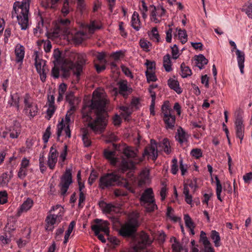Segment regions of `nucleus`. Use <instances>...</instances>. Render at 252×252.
<instances>
[{
    "label": "nucleus",
    "instance_id": "obj_1",
    "mask_svg": "<svg viewBox=\"0 0 252 252\" xmlns=\"http://www.w3.org/2000/svg\"><path fill=\"white\" fill-rule=\"evenodd\" d=\"M107 103V100L100 93L94 92L92 103L90 107L91 109L95 110V114L96 116L94 122H91L92 118L89 113H85L83 110L82 111L83 118H86L87 121H89L88 126L90 127L94 132H102L107 125L106 119L108 115L105 110Z\"/></svg>",
    "mask_w": 252,
    "mask_h": 252
},
{
    "label": "nucleus",
    "instance_id": "obj_2",
    "mask_svg": "<svg viewBox=\"0 0 252 252\" xmlns=\"http://www.w3.org/2000/svg\"><path fill=\"white\" fill-rule=\"evenodd\" d=\"M156 148V140L153 139H151L150 145L145 147L142 157L136 158L135 161L131 160L122 159L120 166V171L124 173L127 170H135L136 168L135 165L142 162L146 156H152V159L155 161L158 157V153H157Z\"/></svg>",
    "mask_w": 252,
    "mask_h": 252
},
{
    "label": "nucleus",
    "instance_id": "obj_3",
    "mask_svg": "<svg viewBox=\"0 0 252 252\" xmlns=\"http://www.w3.org/2000/svg\"><path fill=\"white\" fill-rule=\"evenodd\" d=\"M29 8L30 0H23L21 2L17 1L13 5L12 18L16 17L22 30H26L29 27Z\"/></svg>",
    "mask_w": 252,
    "mask_h": 252
},
{
    "label": "nucleus",
    "instance_id": "obj_4",
    "mask_svg": "<svg viewBox=\"0 0 252 252\" xmlns=\"http://www.w3.org/2000/svg\"><path fill=\"white\" fill-rule=\"evenodd\" d=\"M139 215L136 214L135 217H130L125 222L119 230V234L124 238H130L132 240L136 239L137 236V228L139 223L137 219Z\"/></svg>",
    "mask_w": 252,
    "mask_h": 252
},
{
    "label": "nucleus",
    "instance_id": "obj_5",
    "mask_svg": "<svg viewBox=\"0 0 252 252\" xmlns=\"http://www.w3.org/2000/svg\"><path fill=\"white\" fill-rule=\"evenodd\" d=\"M121 176L115 172L106 173L101 176L99 180V188L102 189L106 188L117 186H122V182L120 181Z\"/></svg>",
    "mask_w": 252,
    "mask_h": 252
},
{
    "label": "nucleus",
    "instance_id": "obj_6",
    "mask_svg": "<svg viewBox=\"0 0 252 252\" xmlns=\"http://www.w3.org/2000/svg\"><path fill=\"white\" fill-rule=\"evenodd\" d=\"M72 183L71 169H66L65 172L61 178V181L59 185L62 195L64 196L66 194L69 186Z\"/></svg>",
    "mask_w": 252,
    "mask_h": 252
},
{
    "label": "nucleus",
    "instance_id": "obj_7",
    "mask_svg": "<svg viewBox=\"0 0 252 252\" xmlns=\"http://www.w3.org/2000/svg\"><path fill=\"white\" fill-rule=\"evenodd\" d=\"M76 61L74 63L75 67L74 75L77 77L78 80L80 79L81 73L82 72L83 66L86 63V56L84 54L76 53L74 57Z\"/></svg>",
    "mask_w": 252,
    "mask_h": 252
},
{
    "label": "nucleus",
    "instance_id": "obj_8",
    "mask_svg": "<svg viewBox=\"0 0 252 252\" xmlns=\"http://www.w3.org/2000/svg\"><path fill=\"white\" fill-rule=\"evenodd\" d=\"M151 244L152 241L150 240L149 235L144 232H142L140 235L139 241L132 247L131 252H140L141 250H144Z\"/></svg>",
    "mask_w": 252,
    "mask_h": 252
},
{
    "label": "nucleus",
    "instance_id": "obj_9",
    "mask_svg": "<svg viewBox=\"0 0 252 252\" xmlns=\"http://www.w3.org/2000/svg\"><path fill=\"white\" fill-rule=\"evenodd\" d=\"M94 221L96 224L92 225L91 229L94 232L95 235L98 234V233H100V231H102L107 235H109L108 225L109 223L108 221L96 219L94 220Z\"/></svg>",
    "mask_w": 252,
    "mask_h": 252
},
{
    "label": "nucleus",
    "instance_id": "obj_10",
    "mask_svg": "<svg viewBox=\"0 0 252 252\" xmlns=\"http://www.w3.org/2000/svg\"><path fill=\"white\" fill-rule=\"evenodd\" d=\"M36 56L35 58V66L38 73L40 75V79L42 82L45 81L46 78V74L48 69L46 68L45 61L43 60L38 59L37 52H35Z\"/></svg>",
    "mask_w": 252,
    "mask_h": 252
},
{
    "label": "nucleus",
    "instance_id": "obj_11",
    "mask_svg": "<svg viewBox=\"0 0 252 252\" xmlns=\"http://www.w3.org/2000/svg\"><path fill=\"white\" fill-rule=\"evenodd\" d=\"M63 214L59 213L58 214H49L45 219L46 227L45 229L47 231H52L54 227L53 225L56 222H60L62 219Z\"/></svg>",
    "mask_w": 252,
    "mask_h": 252
},
{
    "label": "nucleus",
    "instance_id": "obj_12",
    "mask_svg": "<svg viewBox=\"0 0 252 252\" xmlns=\"http://www.w3.org/2000/svg\"><path fill=\"white\" fill-rule=\"evenodd\" d=\"M74 63L67 59L64 60L61 66V70L62 72V77L63 78H68L70 75L71 70L74 75Z\"/></svg>",
    "mask_w": 252,
    "mask_h": 252
},
{
    "label": "nucleus",
    "instance_id": "obj_13",
    "mask_svg": "<svg viewBox=\"0 0 252 252\" xmlns=\"http://www.w3.org/2000/svg\"><path fill=\"white\" fill-rule=\"evenodd\" d=\"M235 129L236 137L240 139V143H242L244 136L245 127L243 125V121L241 115L238 114L235 121Z\"/></svg>",
    "mask_w": 252,
    "mask_h": 252
},
{
    "label": "nucleus",
    "instance_id": "obj_14",
    "mask_svg": "<svg viewBox=\"0 0 252 252\" xmlns=\"http://www.w3.org/2000/svg\"><path fill=\"white\" fill-rule=\"evenodd\" d=\"M154 192L152 188L146 189L139 198L141 203L144 204L155 202Z\"/></svg>",
    "mask_w": 252,
    "mask_h": 252
},
{
    "label": "nucleus",
    "instance_id": "obj_15",
    "mask_svg": "<svg viewBox=\"0 0 252 252\" xmlns=\"http://www.w3.org/2000/svg\"><path fill=\"white\" fill-rule=\"evenodd\" d=\"M189 138V135L188 133L181 126H179L175 135L176 140L182 145L185 142H187Z\"/></svg>",
    "mask_w": 252,
    "mask_h": 252
},
{
    "label": "nucleus",
    "instance_id": "obj_16",
    "mask_svg": "<svg viewBox=\"0 0 252 252\" xmlns=\"http://www.w3.org/2000/svg\"><path fill=\"white\" fill-rule=\"evenodd\" d=\"M13 176L12 170L2 173L0 176V185L2 187H7Z\"/></svg>",
    "mask_w": 252,
    "mask_h": 252
},
{
    "label": "nucleus",
    "instance_id": "obj_17",
    "mask_svg": "<svg viewBox=\"0 0 252 252\" xmlns=\"http://www.w3.org/2000/svg\"><path fill=\"white\" fill-rule=\"evenodd\" d=\"M33 203V200L30 198H28L18 209L17 214V216H20L23 212H27L30 210L32 206Z\"/></svg>",
    "mask_w": 252,
    "mask_h": 252
},
{
    "label": "nucleus",
    "instance_id": "obj_18",
    "mask_svg": "<svg viewBox=\"0 0 252 252\" xmlns=\"http://www.w3.org/2000/svg\"><path fill=\"white\" fill-rule=\"evenodd\" d=\"M236 55L237 56V60L238 64L240 69V72L242 74L244 73V62H245V54L243 52L241 51L238 49H236Z\"/></svg>",
    "mask_w": 252,
    "mask_h": 252
},
{
    "label": "nucleus",
    "instance_id": "obj_19",
    "mask_svg": "<svg viewBox=\"0 0 252 252\" xmlns=\"http://www.w3.org/2000/svg\"><path fill=\"white\" fill-rule=\"evenodd\" d=\"M103 155L105 158L110 161L111 164L115 165L117 163L118 158H115L116 155L115 151H110L105 149L104 150Z\"/></svg>",
    "mask_w": 252,
    "mask_h": 252
},
{
    "label": "nucleus",
    "instance_id": "obj_20",
    "mask_svg": "<svg viewBox=\"0 0 252 252\" xmlns=\"http://www.w3.org/2000/svg\"><path fill=\"white\" fill-rule=\"evenodd\" d=\"M70 20L66 19H61L59 24L57 26L56 31H57V33H66L67 32V29L66 28L64 27L65 26H67L70 24Z\"/></svg>",
    "mask_w": 252,
    "mask_h": 252
},
{
    "label": "nucleus",
    "instance_id": "obj_21",
    "mask_svg": "<svg viewBox=\"0 0 252 252\" xmlns=\"http://www.w3.org/2000/svg\"><path fill=\"white\" fill-rule=\"evenodd\" d=\"M15 53L16 56V62H22L25 55V50L24 46L22 45L16 46L15 50Z\"/></svg>",
    "mask_w": 252,
    "mask_h": 252
},
{
    "label": "nucleus",
    "instance_id": "obj_22",
    "mask_svg": "<svg viewBox=\"0 0 252 252\" xmlns=\"http://www.w3.org/2000/svg\"><path fill=\"white\" fill-rule=\"evenodd\" d=\"M137 151L133 147L127 146L124 149L123 153L127 158H135L137 156Z\"/></svg>",
    "mask_w": 252,
    "mask_h": 252
},
{
    "label": "nucleus",
    "instance_id": "obj_23",
    "mask_svg": "<svg viewBox=\"0 0 252 252\" xmlns=\"http://www.w3.org/2000/svg\"><path fill=\"white\" fill-rule=\"evenodd\" d=\"M196 65L200 69L204 68L205 65L208 63V60L202 54H200L196 56L195 59Z\"/></svg>",
    "mask_w": 252,
    "mask_h": 252
},
{
    "label": "nucleus",
    "instance_id": "obj_24",
    "mask_svg": "<svg viewBox=\"0 0 252 252\" xmlns=\"http://www.w3.org/2000/svg\"><path fill=\"white\" fill-rule=\"evenodd\" d=\"M163 120L165 124L166 129H174L176 121V117L174 115L168 116L167 118L163 119Z\"/></svg>",
    "mask_w": 252,
    "mask_h": 252
},
{
    "label": "nucleus",
    "instance_id": "obj_25",
    "mask_svg": "<svg viewBox=\"0 0 252 252\" xmlns=\"http://www.w3.org/2000/svg\"><path fill=\"white\" fill-rule=\"evenodd\" d=\"M167 84L170 88L174 90L177 94L182 93V89L179 87V83L177 80L170 78L168 80Z\"/></svg>",
    "mask_w": 252,
    "mask_h": 252
},
{
    "label": "nucleus",
    "instance_id": "obj_26",
    "mask_svg": "<svg viewBox=\"0 0 252 252\" xmlns=\"http://www.w3.org/2000/svg\"><path fill=\"white\" fill-rule=\"evenodd\" d=\"M131 27L136 31H138L140 29V21L138 13L134 11L131 18Z\"/></svg>",
    "mask_w": 252,
    "mask_h": 252
},
{
    "label": "nucleus",
    "instance_id": "obj_27",
    "mask_svg": "<svg viewBox=\"0 0 252 252\" xmlns=\"http://www.w3.org/2000/svg\"><path fill=\"white\" fill-rule=\"evenodd\" d=\"M157 144V147L158 146L161 147L162 146L164 148V151L167 154H170L171 152V147L170 145V142L168 139L165 138L163 139L162 142H159ZM157 150L158 151L157 148H156Z\"/></svg>",
    "mask_w": 252,
    "mask_h": 252
},
{
    "label": "nucleus",
    "instance_id": "obj_28",
    "mask_svg": "<svg viewBox=\"0 0 252 252\" xmlns=\"http://www.w3.org/2000/svg\"><path fill=\"white\" fill-rule=\"evenodd\" d=\"M161 112L163 119L167 118L168 116H171V109L169 106V102L168 101H165L161 106Z\"/></svg>",
    "mask_w": 252,
    "mask_h": 252
},
{
    "label": "nucleus",
    "instance_id": "obj_29",
    "mask_svg": "<svg viewBox=\"0 0 252 252\" xmlns=\"http://www.w3.org/2000/svg\"><path fill=\"white\" fill-rule=\"evenodd\" d=\"M210 237L213 240L215 247H218L220 246V237L218 232L216 230H212Z\"/></svg>",
    "mask_w": 252,
    "mask_h": 252
},
{
    "label": "nucleus",
    "instance_id": "obj_30",
    "mask_svg": "<svg viewBox=\"0 0 252 252\" xmlns=\"http://www.w3.org/2000/svg\"><path fill=\"white\" fill-rule=\"evenodd\" d=\"M181 75L183 78H187L192 74L191 69L189 66H186L185 63L181 65Z\"/></svg>",
    "mask_w": 252,
    "mask_h": 252
},
{
    "label": "nucleus",
    "instance_id": "obj_31",
    "mask_svg": "<svg viewBox=\"0 0 252 252\" xmlns=\"http://www.w3.org/2000/svg\"><path fill=\"white\" fill-rule=\"evenodd\" d=\"M163 66L166 71L170 72L172 70L171 62L170 56L169 54H167L163 57Z\"/></svg>",
    "mask_w": 252,
    "mask_h": 252
},
{
    "label": "nucleus",
    "instance_id": "obj_32",
    "mask_svg": "<svg viewBox=\"0 0 252 252\" xmlns=\"http://www.w3.org/2000/svg\"><path fill=\"white\" fill-rule=\"evenodd\" d=\"M75 225V222L74 221H72L68 227V229L67 231L65 232V235H64V240L63 241V243L65 244L67 242L68 238L69 237V236L72 232L74 226Z\"/></svg>",
    "mask_w": 252,
    "mask_h": 252
},
{
    "label": "nucleus",
    "instance_id": "obj_33",
    "mask_svg": "<svg viewBox=\"0 0 252 252\" xmlns=\"http://www.w3.org/2000/svg\"><path fill=\"white\" fill-rule=\"evenodd\" d=\"M101 203L105 204V206L102 209V211L104 213L110 214L112 211H114L116 209V206L111 203H106L104 201H102Z\"/></svg>",
    "mask_w": 252,
    "mask_h": 252
},
{
    "label": "nucleus",
    "instance_id": "obj_34",
    "mask_svg": "<svg viewBox=\"0 0 252 252\" xmlns=\"http://www.w3.org/2000/svg\"><path fill=\"white\" fill-rule=\"evenodd\" d=\"M215 180L216 181V194L217 198L220 201H222V199L220 197V193L222 191V186L220 184V181L217 176L215 177Z\"/></svg>",
    "mask_w": 252,
    "mask_h": 252
},
{
    "label": "nucleus",
    "instance_id": "obj_35",
    "mask_svg": "<svg viewBox=\"0 0 252 252\" xmlns=\"http://www.w3.org/2000/svg\"><path fill=\"white\" fill-rule=\"evenodd\" d=\"M215 180L216 181V194L217 198L220 201H222V199L220 197V193L222 191V186L220 184V181L217 176L215 177Z\"/></svg>",
    "mask_w": 252,
    "mask_h": 252
},
{
    "label": "nucleus",
    "instance_id": "obj_36",
    "mask_svg": "<svg viewBox=\"0 0 252 252\" xmlns=\"http://www.w3.org/2000/svg\"><path fill=\"white\" fill-rule=\"evenodd\" d=\"M71 1V0H65L63 2L61 11L64 17H65L70 11V8L69 4Z\"/></svg>",
    "mask_w": 252,
    "mask_h": 252
},
{
    "label": "nucleus",
    "instance_id": "obj_37",
    "mask_svg": "<svg viewBox=\"0 0 252 252\" xmlns=\"http://www.w3.org/2000/svg\"><path fill=\"white\" fill-rule=\"evenodd\" d=\"M127 90V86L126 83L124 82H120L119 83V94H122L125 97H126L128 95L127 93L126 92Z\"/></svg>",
    "mask_w": 252,
    "mask_h": 252
},
{
    "label": "nucleus",
    "instance_id": "obj_38",
    "mask_svg": "<svg viewBox=\"0 0 252 252\" xmlns=\"http://www.w3.org/2000/svg\"><path fill=\"white\" fill-rule=\"evenodd\" d=\"M184 220L185 222L186 226L189 228H194L195 226V224L191 220V218L188 214H186L184 215Z\"/></svg>",
    "mask_w": 252,
    "mask_h": 252
},
{
    "label": "nucleus",
    "instance_id": "obj_39",
    "mask_svg": "<svg viewBox=\"0 0 252 252\" xmlns=\"http://www.w3.org/2000/svg\"><path fill=\"white\" fill-rule=\"evenodd\" d=\"M179 38L181 40V43L183 44L187 41L188 35L185 30H182L181 29L178 31Z\"/></svg>",
    "mask_w": 252,
    "mask_h": 252
},
{
    "label": "nucleus",
    "instance_id": "obj_40",
    "mask_svg": "<svg viewBox=\"0 0 252 252\" xmlns=\"http://www.w3.org/2000/svg\"><path fill=\"white\" fill-rule=\"evenodd\" d=\"M200 240L202 242L204 248L211 246L210 241L206 236V233L203 231H201L200 233Z\"/></svg>",
    "mask_w": 252,
    "mask_h": 252
},
{
    "label": "nucleus",
    "instance_id": "obj_41",
    "mask_svg": "<svg viewBox=\"0 0 252 252\" xmlns=\"http://www.w3.org/2000/svg\"><path fill=\"white\" fill-rule=\"evenodd\" d=\"M145 74L148 83H150L151 81L156 82L158 80L155 72H152L149 71V70H146L145 72Z\"/></svg>",
    "mask_w": 252,
    "mask_h": 252
},
{
    "label": "nucleus",
    "instance_id": "obj_42",
    "mask_svg": "<svg viewBox=\"0 0 252 252\" xmlns=\"http://www.w3.org/2000/svg\"><path fill=\"white\" fill-rule=\"evenodd\" d=\"M44 160V153L42 152L40 153L39 158L40 170L42 173H43L46 169V167L45 166Z\"/></svg>",
    "mask_w": 252,
    "mask_h": 252
},
{
    "label": "nucleus",
    "instance_id": "obj_43",
    "mask_svg": "<svg viewBox=\"0 0 252 252\" xmlns=\"http://www.w3.org/2000/svg\"><path fill=\"white\" fill-rule=\"evenodd\" d=\"M31 96L29 94H26L24 96V103L25 104L24 110L27 112L30 107L33 104L29 101Z\"/></svg>",
    "mask_w": 252,
    "mask_h": 252
},
{
    "label": "nucleus",
    "instance_id": "obj_44",
    "mask_svg": "<svg viewBox=\"0 0 252 252\" xmlns=\"http://www.w3.org/2000/svg\"><path fill=\"white\" fill-rule=\"evenodd\" d=\"M174 240V243L172 244V248L174 252H179L183 250V247L180 243L177 240L175 237H173Z\"/></svg>",
    "mask_w": 252,
    "mask_h": 252
},
{
    "label": "nucleus",
    "instance_id": "obj_45",
    "mask_svg": "<svg viewBox=\"0 0 252 252\" xmlns=\"http://www.w3.org/2000/svg\"><path fill=\"white\" fill-rule=\"evenodd\" d=\"M190 155L198 159L202 157V152L200 149H193L190 152Z\"/></svg>",
    "mask_w": 252,
    "mask_h": 252
},
{
    "label": "nucleus",
    "instance_id": "obj_46",
    "mask_svg": "<svg viewBox=\"0 0 252 252\" xmlns=\"http://www.w3.org/2000/svg\"><path fill=\"white\" fill-rule=\"evenodd\" d=\"M65 126V125L63 122V119L62 120L61 122H60L58 126V130H57V141H60V136H61L62 132L63 131V129L64 127Z\"/></svg>",
    "mask_w": 252,
    "mask_h": 252
},
{
    "label": "nucleus",
    "instance_id": "obj_47",
    "mask_svg": "<svg viewBox=\"0 0 252 252\" xmlns=\"http://www.w3.org/2000/svg\"><path fill=\"white\" fill-rule=\"evenodd\" d=\"M152 7H153V10L151 11V16L152 17V20L154 21L155 23H158L160 22V21L157 18V7L154 5L151 6Z\"/></svg>",
    "mask_w": 252,
    "mask_h": 252
},
{
    "label": "nucleus",
    "instance_id": "obj_48",
    "mask_svg": "<svg viewBox=\"0 0 252 252\" xmlns=\"http://www.w3.org/2000/svg\"><path fill=\"white\" fill-rule=\"evenodd\" d=\"M30 110L29 111V116L32 118L34 117L35 116L37 115L38 112V107L36 104H33L30 107L29 109Z\"/></svg>",
    "mask_w": 252,
    "mask_h": 252
},
{
    "label": "nucleus",
    "instance_id": "obj_49",
    "mask_svg": "<svg viewBox=\"0 0 252 252\" xmlns=\"http://www.w3.org/2000/svg\"><path fill=\"white\" fill-rule=\"evenodd\" d=\"M66 100L68 102L69 104H74L75 96L73 92H70L66 94L65 96Z\"/></svg>",
    "mask_w": 252,
    "mask_h": 252
},
{
    "label": "nucleus",
    "instance_id": "obj_50",
    "mask_svg": "<svg viewBox=\"0 0 252 252\" xmlns=\"http://www.w3.org/2000/svg\"><path fill=\"white\" fill-rule=\"evenodd\" d=\"M172 165L171 166V172L173 174L175 175L177 174L178 171V167L177 164L178 161L176 158H174L172 159Z\"/></svg>",
    "mask_w": 252,
    "mask_h": 252
},
{
    "label": "nucleus",
    "instance_id": "obj_51",
    "mask_svg": "<svg viewBox=\"0 0 252 252\" xmlns=\"http://www.w3.org/2000/svg\"><path fill=\"white\" fill-rule=\"evenodd\" d=\"M140 46L145 51H149L150 43L145 39H141L139 42Z\"/></svg>",
    "mask_w": 252,
    "mask_h": 252
},
{
    "label": "nucleus",
    "instance_id": "obj_52",
    "mask_svg": "<svg viewBox=\"0 0 252 252\" xmlns=\"http://www.w3.org/2000/svg\"><path fill=\"white\" fill-rule=\"evenodd\" d=\"M98 174L94 170H93L91 173L90 177L88 179V183L90 185H92L94 181L96 180Z\"/></svg>",
    "mask_w": 252,
    "mask_h": 252
},
{
    "label": "nucleus",
    "instance_id": "obj_53",
    "mask_svg": "<svg viewBox=\"0 0 252 252\" xmlns=\"http://www.w3.org/2000/svg\"><path fill=\"white\" fill-rule=\"evenodd\" d=\"M57 162V158H51L48 156L47 164L51 169H53Z\"/></svg>",
    "mask_w": 252,
    "mask_h": 252
},
{
    "label": "nucleus",
    "instance_id": "obj_54",
    "mask_svg": "<svg viewBox=\"0 0 252 252\" xmlns=\"http://www.w3.org/2000/svg\"><path fill=\"white\" fill-rule=\"evenodd\" d=\"M49 108L47 110V119L49 120L51 117H52L53 115L54 114L55 110H56V107L55 105H48Z\"/></svg>",
    "mask_w": 252,
    "mask_h": 252
},
{
    "label": "nucleus",
    "instance_id": "obj_55",
    "mask_svg": "<svg viewBox=\"0 0 252 252\" xmlns=\"http://www.w3.org/2000/svg\"><path fill=\"white\" fill-rule=\"evenodd\" d=\"M51 127L50 126H48L43 135V140L44 143H47L51 135Z\"/></svg>",
    "mask_w": 252,
    "mask_h": 252
},
{
    "label": "nucleus",
    "instance_id": "obj_56",
    "mask_svg": "<svg viewBox=\"0 0 252 252\" xmlns=\"http://www.w3.org/2000/svg\"><path fill=\"white\" fill-rule=\"evenodd\" d=\"M157 205L156 204L155 201L152 203H148L146 207L147 212H151L154 211L156 209H157Z\"/></svg>",
    "mask_w": 252,
    "mask_h": 252
},
{
    "label": "nucleus",
    "instance_id": "obj_57",
    "mask_svg": "<svg viewBox=\"0 0 252 252\" xmlns=\"http://www.w3.org/2000/svg\"><path fill=\"white\" fill-rule=\"evenodd\" d=\"M145 64L147 65V70H149V71L151 70V72H152V70L155 69L156 68V63L155 62H150L149 60H147Z\"/></svg>",
    "mask_w": 252,
    "mask_h": 252
},
{
    "label": "nucleus",
    "instance_id": "obj_58",
    "mask_svg": "<svg viewBox=\"0 0 252 252\" xmlns=\"http://www.w3.org/2000/svg\"><path fill=\"white\" fill-rule=\"evenodd\" d=\"M243 11L245 12L249 18H252V3H250L245 8H243Z\"/></svg>",
    "mask_w": 252,
    "mask_h": 252
},
{
    "label": "nucleus",
    "instance_id": "obj_59",
    "mask_svg": "<svg viewBox=\"0 0 252 252\" xmlns=\"http://www.w3.org/2000/svg\"><path fill=\"white\" fill-rule=\"evenodd\" d=\"M48 156L51 158H57L58 152L55 147H54V145L51 147Z\"/></svg>",
    "mask_w": 252,
    "mask_h": 252
},
{
    "label": "nucleus",
    "instance_id": "obj_60",
    "mask_svg": "<svg viewBox=\"0 0 252 252\" xmlns=\"http://www.w3.org/2000/svg\"><path fill=\"white\" fill-rule=\"evenodd\" d=\"M124 56V53L122 51H119L113 53L111 57H112L115 60H118L121 57Z\"/></svg>",
    "mask_w": 252,
    "mask_h": 252
},
{
    "label": "nucleus",
    "instance_id": "obj_61",
    "mask_svg": "<svg viewBox=\"0 0 252 252\" xmlns=\"http://www.w3.org/2000/svg\"><path fill=\"white\" fill-rule=\"evenodd\" d=\"M121 68L122 71L126 76L130 77L131 78L133 77L131 72L130 71L128 67L124 65H121Z\"/></svg>",
    "mask_w": 252,
    "mask_h": 252
},
{
    "label": "nucleus",
    "instance_id": "obj_62",
    "mask_svg": "<svg viewBox=\"0 0 252 252\" xmlns=\"http://www.w3.org/2000/svg\"><path fill=\"white\" fill-rule=\"evenodd\" d=\"M87 27L90 31H94L96 29H100V27L99 26H96L95 24V21H93L91 23L87 25Z\"/></svg>",
    "mask_w": 252,
    "mask_h": 252
},
{
    "label": "nucleus",
    "instance_id": "obj_63",
    "mask_svg": "<svg viewBox=\"0 0 252 252\" xmlns=\"http://www.w3.org/2000/svg\"><path fill=\"white\" fill-rule=\"evenodd\" d=\"M152 33L153 38L156 39L157 41L158 42L159 41V34L158 33V29L156 27H154L152 29Z\"/></svg>",
    "mask_w": 252,
    "mask_h": 252
},
{
    "label": "nucleus",
    "instance_id": "obj_64",
    "mask_svg": "<svg viewBox=\"0 0 252 252\" xmlns=\"http://www.w3.org/2000/svg\"><path fill=\"white\" fill-rule=\"evenodd\" d=\"M243 180L246 183H250L252 180V172L246 173L243 176Z\"/></svg>",
    "mask_w": 252,
    "mask_h": 252
}]
</instances>
